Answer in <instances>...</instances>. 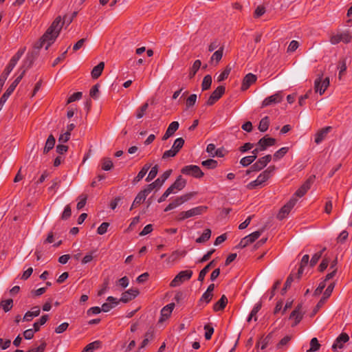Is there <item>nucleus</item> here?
I'll return each instance as SVG.
<instances>
[{
	"instance_id": "423d86ee",
	"label": "nucleus",
	"mask_w": 352,
	"mask_h": 352,
	"mask_svg": "<svg viewBox=\"0 0 352 352\" xmlns=\"http://www.w3.org/2000/svg\"><path fill=\"white\" fill-rule=\"evenodd\" d=\"M172 170H168L163 173L161 177L157 179L154 182L147 186L146 189H149L151 192L154 188H160L164 182L170 177Z\"/></svg>"
},
{
	"instance_id": "f704fd0d",
	"label": "nucleus",
	"mask_w": 352,
	"mask_h": 352,
	"mask_svg": "<svg viewBox=\"0 0 352 352\" xmlns=\"http://www.w3.org/2000/svg\"><path fill=\"white\" fill-rule=\"evenodd\" d=\"M211 236V230L210 229H206L202 235L196 239L197 243H204L207 241Z\"/></svg>"
},
{
	"instance_id": "473e14b6",
	"label": "nucleus",
	"mask_w": 352,
	"mask_h": 352,
	"mask_svg": "<svg viewBox=\"0 0 352 352\" xmlns=\"http://www.w3.org/2000/svg\"><path fill=\"white\" fill-rule=\"evenodd\" d=\"M48 320V315H43L41 316V318L39 319L38 321L35 322L33 324L34 330L35 332H37L40 330V327L41 325H43L45 324V322Z\"/></svg>"
},
{
	"instance_id": "680f3d73",
	"label": "nucleus",
	"mask_w": 352,
	"mask_h": 352,
	"mask_svg": "<svg viewBox=\"0 0 352 352\" xmlns=\"http://www.w3.org/2000/svg\"><path fill=\"white\" fill-rule=\"evenodd\" d=\"M102 170H110V160L108 158H104L101 164Z\"/></svg>"
},
{
	"instance_id": "0eeeda50",
	"label": "nucleus",
	"mask_w": 352,
	"mask_h": 352,
	"mask_svg": "<svg viewBox=\"0 0 352 352\" xmlns=\"http://www.w3.org/2000/svg\"><path fill=\"white\" fill-rule=\"evenodd\" d=\"M182 173L183 174L192 175L197 178L201 177L204 175V173L200 168L195 165L184 166L182 170Z\"/></svg>"
},
{
	"instance_id": "f03ea898",
	"label": "nucleus",
	"mask_w": 352,
	"mask_h": 352,
	"mask_svg": "<svg viewBox=\"0 0 352 352\" xmlns=\"http://www.w3.org/2000/svg\"><path fill=\"white\" fill-rule=\"evenodd\" d=\"M27 61L28 60H26L25 62L24 65H25L27 63ZM32 64V60H30L29 63H28V65H27L26 67H25V65H23L20 68V70H21V74L16 78V79L12 82V84L7 89L6 92L1 96V97L0 98V111H1L4 104L7 101L8 98L13 93V91H14V89L16 87V86L19 85V83L21 82V80L23 78V76H24V75H25V74L26 72V70L29 67H31Z\"/></svg>"
},
{
	"instance_id": "c03bdc74",
	"label": "nucleus",
	"mask_w": 352,
	"mask_h": 352,
	"mask_svg": "<svg viewBox=\"0 0 352 352\" xmlns=\"http://www.w3.org/2000/svg\"><path fill=\"white\" fill-rule=\"evenodd\" d=\"M72 215V209L69 204L67 205L61 215V219L63 220H67Z\"/></svg>"
},
{
	"instance_id": "9d476101",
	"label": "nucleus",
	"mask_w": 352,
	"mask_h": 352,
	"mask_svg": "<svg viewBox=\"0 0 352 352\" xmlns=\"http://www.w3.org/2000/svg\"><path fill=\"white\" fill-rule=\"evenodd\" d=\"M191 197V194H186L183 196H181L179 197H177L174 201L172 203H170L166 208H165L164 211L167 212L168 210H173L177 207L178 206L181 205L182 204L186 202Z\"/></svg>"
},
{
	"instance_id": "ea45409f",
	"label": "nucleus",
	"mask_w": 352,
	"mask_h": 352,
	"mask_svg": "<svg viewBox=\"0 0 352 352\" xmlns=\"http://www.w3.org/2000/svg\"><path fill=\"white\" fill-rule=\"evenodd\" d=\"M212 84V77L210 75H206L202 81L201 88L203 91L208 89Z\"/></svg>"
},
{
	"instance_id": "5701e85b",
	"label": "nucleus",
	"mask_w": 352,
	"mask_h": 352,
	"mask_svg": "<svg viewBox=\"0 0 352 352\" xmlns=\"http://www.w3.org/2000/svg\"><path fill=\"white\" fill-rule=\"evenodd\" d=\"M334 288V284L331 283L330 284L327 288L326 289L325 292H324L322 298L320 300L318 303L317 304V309H319L325 302V300L331 296L333 290Z\"/></svg>"
},
{
	"instance_id": "0e129e2a",
	"label": "nucleus",
	"mask_w": 352,
	"mask_h": 352,
	"mask_svg": "<svg viewBox=\"0 0 352 352\" xmlns=\"http://www.w3.org/2000/svg\"><path fill=\"white\" fill-rule=\"evenodd\" d=\"M197 100V95L191 94L188 98L186 101V104L188 107L193 106Z\"/></svg>"
},
{
	"instance_id": "bf43d9fd",
	"label": "nucleus",
	"mask_w": 352,
	"mask_h": 352,
	"mask_svg": "<svg viewBox=\"0 0 352 352\" xmlns=\"http://www.w3.org/2000/svg\"><path fill=\"white\" fill-rule=\"evenodd\" d=\"M46 342L43 341L37 348L31 349L28 350L27 352H43L46 348Z\"/></svg>"
},
{
	"instance_id": "864d4df0",
	"label": "nucleus",
	"mask_w": 352,
	"mask_h": 352,
	"mask_svg": "<svg viewBox=\"0 0 352 352\" xmlns=\"http://www.w3.org/2000/svg\"><path fill=\"white\" fill-rule=\"evenodd\" d=\"M288 148L287 147H283L278 150L274 155V157L276 159H280L282 157H283L287 152Z\"/></svg>"
},
{
	"instance_id": "20e7f679",
	"label": "nucleus",
	"mask_w": 352,
	"mask_h": 352,
	"mask_svg": "<svg viewBox=\"0 0 352 352\" xmlns=\"http://www.w3.org/2000/svg\"><path fill=\"white\" fill-rule=\"evenodd\" d=\"M329 85V78L328 77L323 78L322 76L318 77L314 82V89L320 95L323 94L326 89Z\"/></svg>"
},
{
	"instance_id": "13d9d810",
	"label": "nucleus",
	"mask_w": 352,
	"mask_h": 352,
	"mask_svg": "<svg viewBox=\"0 0 352 352\" xmlns=\"http://www.w3.org/2000/svg\"><path fill=\"white\" fill-rule=\"evenodd\" d=\"M69 327V323L68 322H63L62 324H60V325H58L56 329H55V332L56 333H63L64 331H65L67 330V329Z\"/></svg>"
},
{
	"instance_id": "2eb2a0df",
	"label": "nucleus",
	"mask_w": 352,
	"mask_h": 352,
	"mask_svg": "<svg viewBox=\"0 0 352 352\" xmlns=\"http://www.w3.org/2000/svg\"><path fill=\"white\" fill-rule=\"evenodd\" d=\"M185 185L186 181L182 179V176H179L168 189H170L172 193H176L177 191L181 190L184 188Z\"/></svg>"
},
{
	"instance_id": "f3484780",
	"label": "nucleus",
	"mask_w": 352,
	"mask_h": 352,
	"mask_svg": "<svg viewBox=\"0 0 352 352\" xmlns=\"http://www.w3.org/2000/svg\"><path fill=\"white\" fill-rule=\"evenodd\" d=\"M175 307L174 303H170L163 307V309L161 310V318L160 319L159 322H162L166 318H168L172 313L173 309Z\"/></svg>"
},
{
	"instance_id": "c9c22d12",
	"label": "nucleus",
	"mask_w": 352,
	"mask_h": 352,
	"mask_svg": "<svg viewBox=\"0 0 352 352\" xmlns=\"http://www.w3.org/2000/svg\"><path fill=\"white\" fill-rule=\"evenodd\" d=\"M256 159V155H250L243 157L240 160V164L246 167L251 164Z\"/></svg>"
},
{
	"instance_id": "2f4dec72",
	"label": "nucleus",
	"mask_w": 352,
	"mask_h": 352,
	"mask_svg": "<svg viewBox=\"0 0 352 352\" xmlns=\"http://www.w3.org/2000/svg\"><path fill=\"white\" fill-rule=\"evenodd\" d=\"M100 341H94L88 344L81 352H94V351L96 349H98L100 346Z\"/></svg>"
},
{
	"instance_id": "e2e57ef3",
	"label": "nucleus",
	"mask_w": 352,
	"mask_h": 352,
	"mask_svg": "<svg viewBox=\"0 0 352 352\" xmlns=\"http://www.w3.org/2000/svg\"><path fill=\"white\" fill-rule=\"evenodd\" d=\"M67 52V50L65 51L63 53H62L59 56H58L53 62L52 67H55L60 62L63 61L65 57Z\"/></svg>"
},
{
	"instance_id": "4d7b16f0",
	"label": "nucleus",
	"mask_w": 352,
	"mask_h": 352,
	"mask_svg": "<svg viewBox=\"0 0 352 352\" xmlns=\"http://www.w3.org/2000/svg\"><path fill=\"white\" fill-rule=\"evenodd\" d=\"M212 294L205 292L200 298V302H205L206 303H208L212 300Z\"/></svg>"
},
{
	"instance_id": "bb28decb",
	"label": "nucleus",
	"mask_w": 352,
	"mask_h": 352,
	"mask_svg": "<svg viewBox=\"0 0 352 352\" xmlns=\"http://www.w3.org/2000/svg\"><path fill=\"white\" fill-rule=\"evenodd\" d=\"M104 67V63L100 62L98 65L95 66L91 71V77L94 79H97L102 74Z\"/></svg>"
},
{
	"instance_id": "e433bc0d",
	"label": "nucleus",
	"mask_w": 352,
	"mask_h": 352,
	"mask_svg": "<svg viewBox=\"0 0 352 352\" xmlns=\"http://www.w3.org/2000/svg\"><path fill=\"white\" fill-rule=\"evenodd\" d=\"M269 118L267 116L264 117L261 119L259 123L258 129L261 132H265L267 130L269 126Z\"/></svg>"
},
{
	"instance_id": "5fc2aeb1",
	"label": "nucleus",
	"mask_w": 352,
	"mask_h": 352,
	"mask_svg": "<svg viewBox=\"0 0 352 352\" xmlns=\"http://www.w3.org/2000/svg\"><path fill=\"white\" fill-rule=\"evenodd\" d=\"M325 250V248H324L321 252H318V253H316L311 258V261H310V265L311 266H314L318 261V260L320 258V257L322 256V251H324Z\"/></svg>"
},
{
	"instance_id": "c756f323",
	"label": "nucleus",
	"mask_w": 352,
	"mask_h": 352,
	"mask_svg": "<svg viewBox=\"0 0 352 352\" xmlns=\"http://www.w3.org/2000/svg\"><path fill=\"white\" fill-rule=\"evenodd\" d=\"M223 47H221L218 50L214 52L212 57L210 58V63L212 64H217L223 56Z\"/></svg>"
},
{
	"instance_id": "a878e982",
	"label": "nucleus",
	"mask_w": 352,
	"mask_h": 352,
	"mask_svg": "<svg viewBox=\"0 0 352 352\" xmlns=\"http://www.w3.org/2000/svg\"><path fill=\"white\" fill-rule=\"evenodd\" d=\"M150 193L149 189H146V188L140 191L139 194L136 196L135 200L133 201V206L140 204L142 201L146 199V196Z\"/></svg>"
},
{
	"instance_id": "f8f14e48",
	"label": "nucleus",
	"mask_w": 352,
	"mask_h": 352,
	"mask_svg": "<svg viewBox=\"0 0 352 352\" xmlns=\"http://www.w3.org/2000/svg\"><path fill=\"white\" fill-rule=\"evenodd\" d=\"M283 96L280 93L278 92L275 94L266 98L262 103V107H267L272 104L278 103L282 100Z\"/></svg>"
},
{
	"instance_id": "774afa93",
	"label": "nucleus",
	"mask_w": 352,
	"mask_h": 352,
	"mask_svg": "<svg viewBox=\"0 0 352 352\" xmlns=\"http://www.w3.org/2000/svg\"><path fill=\"white\" fill-rule=\"evenodd\" d=\"M56 152L60 155L66 153L68 150V146L63 144H58L56 148Z\"/></svg>"
},
{
	"instance_id": "412c9836",
	"label": "nucleus",
	"mask_w": 352,
	"mask_h": 352,
	"mask_svg": "<svg viewBox=\"0 0 352 352\" xmlns=\"http://www.w3.org/2000/svg\"><path fill=\"white\" fill-rule=\"evenodd\" d=\"M32 311H28L25 314L23 318V320L31 321L34 317H36L40 314L41 310L38 306H35L32 307Z\"/></svg>"
},
{
	"instance_id": "1a4fd4ad",
	"label": "nucleus",
	"mask_w": 352,
	"mask_h": 352,
	"mask_svg": "<svg viewBox=\"0 0 352 352\" xmlns=\"http://www.w3.org/2000/svg\"><path fill=\"white\" fill-rule=\"evenodd\" d=\"M272 156L270 155H267L261 158H260L257 162H256L251 166V169L253 171H258L263 169L264 167L267 166V164L271 161Z\"/></svg>"
},
{
	"instance_id": "4468645a",
	"label": "nucleus",
	"mask_w": 352,
	"mask_h": 352,
	"mask_svg": "<svg viewBox=\"0 0 352 352\" xmlns=\"http://www.w3.org/2000/svg\"><path fill=\"white\" fill-rule=\"evenodd\" d=\"M276 143V140L272 138L264 137L259 140L257 146H260L261 151H265L267 147L274 145Z\"/></svg>"
},
{
	"instance_id": "72a5a7b5",
	"label": "nucleus",
	"mask_w": 352,
	"mask_h": 352,
	"mask_svg": "<svg viewBox=\"0 0 352 352\" xmlns=\"http://www.w3.org/2000/svg\"><path fill=\"white\" fill-rule=\"evenodd\" d=\"M184 144V140L182 138H178L175 140L171 148L175 153H177L179 152V151L183 147Z\"/></svg>"
},
{
	"instance_id": "de8ad7c7",
	"label": "nucleus",
	"mask_w": 352,
	"mask_h": 352,
	"mask_svg": "<svg viewBox=\"0 0 352 352\" xmlns=\"http://www.w3.org/2000/svg\"><path fill=\"white\" fill-rule=\"evenodd\" d=\"M202 166L208 168H214L217 165V162L214 160L209 159L201 162Z\"/></svg>"
},
{
	"instance_id": "c85d7f7f",
	"label": "nucleus",
	"mask_w": 352,
	"mask_h": 352,
	"mask_svg": "<svg viewBox=\"0 0 352 352\" xmlns=\"http://www.w3.org/2000/svg\"><path fill=\"white\" fill-rule=\"evenodd\" d=\"M311 179H308L296 192V195L298 197H302L310 188Z\"/></svg>"
},
{
	"instance_id": "052dcab7",
	"label": "nucleus",
	"mask_w": 352,
	"mask_h": 352,
	"mask_svg": "<svg viewBox=\"0 0 352 352\" xmlns=\"http://www.w3.org/2000/svg\"><path fill=\"white\" fill-rule=\"evenodd\" d=\"M352 36L348 31L341 33V41L348 43L351 41Z\"/></svg>"
},
{
	"instance_id": "7ed1b4c3",
	"label": "nucleus",
	"mask_w": 352,
	"mask_h": 352,
	"mask_svg": "<svg viewBox=\"0 0 352 352\" xmlns=\"http://www.w3.org/2000/svg\"><path fill=\"white\" fill-rule=\"evenodd\" d=\"M206 207L204 206H198L194 208H192L189 210L182 212L179 213L178 217V220L182 221L184 219L197 216L202 214L206 210Z\"/></svg>"
},
{
	"instance_id": "6e6d98bb",
	"label": "nucleus",
	"mask_w": 352,
	"mask_h": 352,
	"mask_svg": "<svg viewBox=\"0 0 352 352\" xmlns=\"http://www.w3.org/2000/svg\"><path fill=\"white\" fill-rule=\"evenodd\" d=\"M98 93H99V85L96 84L91 87L90 92H89V95L93 98L96 99L98 96Z\"/></svg>"
},
{
	"instance_id": "69168bd1",
	"label": "nucleus",
	"mask_w": 352,
	"mask_h": 352,
	"mask_svg": "<svg viewBox=\"0 0 352 352\" xmlns=\"http://www.w3.org/2000/svg\"><path fill=\"white\" fill-rule=\"evenodd\" d=\"M299 46L298 42L296 41H292L288 46V52H294Z\"/></svg>"
},
{
	"instance_id": "cd10ccee",
	"label": "nucleus",
	"mask_w": 352,
	"mask_h": 352,
	"mask_svg": "<svg viewBox=\"0 0 352 352\" xmlns=\"http://www.w3.org/2000/svg\"><path fill=\"white\" fill-rule=\"evenodd\" d=\"M228 302V299L225 295H223L221 298L214 305V310L215 311L222 310L225 308Z\"/></svg>"
},
{
	"instance_id": "a18cd8bd",
	"label": "nucleus",
	"mask_w": 352,
	"mask_h": 352,
	"mask_svg": "<svg viewBox=\"0 0 352 352\" xmlns=\"http://www.w3.org/2000/svg\"><path fill=\"white\" fill-rule=\"evenodd\" d=\"M106 177V174L98 173L96 178L94 179L91 184V187H97L98 186V182L104 179Z\"/></svg>"
},
{
	"instance_id": "f257e3e1",
	"label": "nucleus",
	"mask_w": 352,
	"mask_h": 352,
	"mask_svg": "<svg viewBox=\"0 0 352 352\" xmlns=\"http://www.w3.org/2000/svg\"><path fill=\"white\" fill-rule=\"evenodd\" d=\"M62 25L63 23H61L60 16L56 17L41 37L39 46L38 47H42L44 43L47 42V44L45 46V50H47L50 46L54 43L56 38L58 37L62 28Z\"/></svg>"
},
{
	"instance_id": "49530a36",
	"label": "nucleus",
	"mask_w": 352,
	"mask_h": 352,
	"mask_svg": "<svg viewBox=\"0 0 352 352\" xmlns=\"http://www.w3.org/2000/svg\"><path fill=\"white\" fill-rule=\"evenodd\" d=\"M225 91V87L223 86H219L212 93L213 96L217 100H219Z\"/></svg>"
},
{
	"instance_id": "603ef678",
	"label": "nucleus",
	"mask_w": 352,
	"mask_h": 352,
	"mask_svg": "<svg viewBox=\"0 0 352 352\" xmlns=\"http://www.w3.org/2000/svg\"><path fill=\"white\" fill-rule=\"evenodd\" d=\"M109 226V223L108 222H103L98 228L97 233L98 234H103L107 232V229Z\"/></svg>"
},
{
	"instance_id": "a19ab883",
	"label": "nucleus",
	"mask_w": 352,
	"mask_h": 352,
	"mask_svg": "<svg viewBox=\"0 0 352 352\" xmlns=\"http://www.w3.org/2000/svg\"><path fill=\"white\" fill-rule=\"evenodd\" d=\"M231 72V67L230 66H227L224 71L217 77V82H221L226 79L229 76Z\"/></svg>"
},
{
	"instance_id": "393cba45",
	"label": "nucleus",
	"mask_w": 352,
	"mask_h": 352,
	"mask_svg": "<svg viewBox=\"0 0 352 352\" xmlns=\"http://www.w3.org/2000/svg\"><path fill=\"white\" fill-rule=\"evenodd\" d=\"M216 265V262L214 260L210 261L207 265H206L199 272V275L198 277V280L202 282L204 280L206 274L209 272V270L214 267Z\"/></svg>"
},
{
	"instance_id": "6ab92c4d",
	"label": "nucleus",
	"mask_w": 352,
	"mask_h": 352,
	"mask_svg": "<svg viewBox=\"0 0 352 352\" xmlns=\"http://www.w3.org/2000/svg\"><path fill=\"white\" fill-rule=\"evenodd\" d=\"M25 49H21L12 57L7 67L13 70L19 59L24 54Z\"/></svg>"
},
{
	"instance_id": "4be33fe9",
	"label": "nucleus",
	"mask_w": 352,
	"mask_h": 352,
	"mask_svg": "<svg viewBox=\"0 0 352 352\" xmlns=\"http://www.w3.org/2000/svg\"><path fill=\"white\" fill-rule=\"evenodd\" d=\"M331 129V126H327L320 130L316 135L315 142L318 144L321 143Z\"/></svg>"
},
{
	"instance_id": "dca6fc26",
	"label": "nucleus",
	"mask_w": 352,
	"mask_h": 352,
	"mask_svg": "<svg viewBox=\"0 0 352 352\" xmlns=\"http://www.w3.org/2000/svg\"><path fill=\"white\" fill-rule=\"evenodd\" d=\"M179 126V124L178 122H177V121L172 122L169 124L165 134L164 135V136L162 138V140H166L170 136H172L174 134V133L178 129Z\"/></svg>"
},
{
	"instance_id": "8fccbe9b",
	"label": "nucleus",
	"mask_w": 352,
	"mask_h": 352,
	"mask_svg": "<svg viewBox=\"0 0 352 352\" xmlns=\"http://www.w3.org/2000/svg\"><path fill=\"white\" fill-rule=\"evenodd\" d=\"M82 96V93L78 91L72 94L67 99V104L80 100Z\"/></svg>"
},
{
	"instance_id": "58836bf2",
	"label": "nucleus",
	"mask_w": 352,
	"mask_h": 352,
	"mask_svg": "<svg viewBox=\"0 0 352 352\" xmlns=\"http://www.w3.org/2000/svg\"><path fill=\"white\" fill-rule=\"evenodd\" d=\"M201 65V60H195L194 62V63L192 65V67L190 69V74H189V77L190 78H192L195 76V74L199 70V69L200 68Z\"/></svg>"
},
{
	"instance_id": "79ce46f5",
	"label": "nucleus",
	"mask_w": 352,
	"mask_h": 352,
	"mask_svg": "<svg viewBox=\"0 0 352 352\" xmlns=\"http://www.w3.org/2000/svg\"><path fill=\"white\" fill-rule=\"evenodd\" d=\"M300 309V307L299 306L292 312L291 316H290V318H295V319H296L295 325L297 324L302 318V316H301Z\"/></svg>"
},
{
	"instance_id": "b1692460",
	"label": "nucleus",
	"mask_w": 352,
	"mask_h": 352,
	"mask_svg": "<svg viewBox=\"0 0 352 352\" xmlns=\"http://www.w3.org/2000/svg\"><path fill=\"white\" fill-rule=\"evenodd\" d=\"M263 230H258L243 238V243L249 245L256 241L261 234Z\"/></svg>"
},
{
	"instance_id": "7c9ffc66",
	"label": "nucleus",
	"mask_w": 352,
	"mask_h": 352,
	"mask_svg": "<svg viewBox=\"0 0 352 352\" xmlns=\"http://www.w3.org/2000/svg\"><path fill=\"white\" fill-rule=\"evenodd\" d=\"M55 144V138L53 135H50L45 142V145L43 149L44 153H47L51 149H52Z\"/></svg>"
},
{
	"instance_id": "6e6552de",
	"label": "nucleus",
	"mask_w": 352,
	"mask_h": 352,
	"mask_svg": "<svg viewBox=\"0 0 352 352\" xmlns=\"http://www.w3.org/2000/svg\"><path fill=\"white\" fill-rule=\"evenodd\" d=\"M297 201L296 198H292L290 201L286 204L278 212L277 217L278 219L282 220L286 217V216L289 214L292 208L294 206Z\"/></svg>"
},
{
	"instance_id": "37998d69",
	"label": "nucleus",
	"mask_w": 352,
	"mask_h": 352,
	"mask_svg": "<svg viewBox=\"0 0 352 352\" xmlns=\"http://www.w3.org/2000/svg\"><path fill=\"white\" fill-rule=\"evenodd\" d=\"M148 104L147 102L144 103L140 107H139L137 109V115H136L137 118H138V119L142 118L144 116V113L146 111V109H148Z\"/></svg>"
},
{
	"instance_id": "ddd939ff",
	"label": "nucleus",
	"mask_w": 352,
	"mask_h": 352,
	"mask_svg": "<svg viewBox=\"0 0 352 352\" xmlns=\"http://www.w3.org/2000/svg\"><path fill=\"white\" fill-rule=\"evenodd\" d=\"M138 294H139L138 289H130L122 294L120 300L122 301V302L126 303V302H129V300L135 298Z\"/></svg>"
},
{
	"instance_id": "4c0bfd02",
	"label": "nucleus",
	"mask_w": 352,
	"mask_h": 352,
	"mask_svg": "<svg viewBox=\"0 0 352 352\" xmlns=\"http://www.w3.org/2000/svg\"><path fill=\"white\" fill-rule=\"evenodd\" d=\"M12 306H13L12 299H8L6 300H2L0 304V307H2V309H3V311L5 312L9 311L12 309Z\"/></svg>"
},
{
	"instance_id": "9b49d317",
	"label": "nucleus",
	"mask_w": 352,
	"mask_h": 352,
	"mask_svg": "<svg viewBox=\"0 0 352 352\" xmlns=\"http://www.w3.org/2000/svg\"><path fill=\"white\" fill-rule=\"evenodd\" d=\"M349 339V336L345 333H341L335 340L334 343L332 345V349L334 351H337L338 349H342L343 347V344L346 342Z\"/></svg>"
},
{
	"instance_id": "aec40b11",
	"label": "nucleus",
	"mask_w": 352,
	"mask_h": 352,
	"mask_svg": "<svg viewBox=\"0 0 352 352\" xmlns=\"http://www.w3.org/2000/svg\"><path fill=\"white\" fill-rule=\"evenodd\" d=\"M256 80V76L252 73L248 74L243 78L242 89H247L252 83Z\"/></svg>"
},
{
	"instance_id": "3c124183",
	"label": "nucleus",
	"mask_w": 352,
	"mask_h": 352,
	"mask_svg": "<svg viewBox=\"0 0 352 352\" xmlns=\"http://www.w3.org/2000/svg\"><path fill=\"white\" fill-rule=\"evenodd\" d=\"M204 329L206 331L205 338L206 340H210L212 337V333H214V328L210 324H206L204 326Z\"/></svg>"
},
{
	"instance_id": "a211bd4d",
	"label": "nucleus",
	"mask_w": 352,
	"mask_h": 352,
	"mask_svg": "<svg viewBox=\"0 0 352 352\" xmlns=\"http://www.w3.org/2000/svg\"><path fill=\"white\" fill-rule=\"evenodd\" d=\"M25 49H21L12 57L7 67L13 70L19 59L24 54Z\"/></svg>"
},
{
	"instance_id": "09e8293b",
	"label": "nucleus",
	"mask_w": 352,
	"mask_h": 352,
	"mask_svg": "<svg viewBox=\"0 0 352 352\" xmlns=\"http://www.w3.org/2000/svg\"><path fill=\"white\" fill-rule=\"evenodd\" d=\"M157 171H158V166H157V165H155L150 170L148 175L147 176V177L146 179V181L150 182L152 179H153L156 177V175L157 174Z\"/></svg>"
},
{
	"instance_id": "338daca9",
	"label": "nucleus",
	"mask_w": 352,
	"mask_h": 352,
	"mask_svg": "<svg viewBox=\"0 0 352 352\" xmlns=\"http://www.w3.org/2000/svg\"><path fill=\"white\" fill-rule=\"evenodd\" d=\"M70 135L71 133L69 132H65L60 135L58 141L62 143H65L69 140Z\"/></svg>"
},
{
	"instance_id": "39448f33",
	"label": "nucleus",
	"mask_w": 352,
	"mask_h": 352,
	"mask_svg": "<svg viewBox=\"0 0 352 352\" xmlns=\"http://www.w3.org/2000/svg\"><path fill=\"white\" fill-rule=\"evenodd\" d=\"M192 272L191 270H184L180 272L171 281L170 286L173 287L179 285L184 281L191 278Z\"/></svg>"
}]
</instances>
